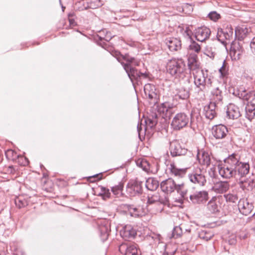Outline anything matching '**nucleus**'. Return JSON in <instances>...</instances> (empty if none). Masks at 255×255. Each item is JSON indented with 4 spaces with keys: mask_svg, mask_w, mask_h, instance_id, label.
<instances>
[{
    "mask_svg": "<svg viewBox=\"0 0 255 255\" xmlns=\"http://www.w3.org/2000/svg\"><path fill=\"white\" fill-rule=\"evenodd\" d=\"M15 204L19 208H21L28 205V201L23 196H19L15 198Z\"/></svg>",
    "mask_w": 255,
    "mask_h": 255,
    "instance_id": "obj_41",
    "label": "nucleus"
},
{
    "mask_svg": "<svg viewBox=\"0 0 255 255\" xmlns=\"http://www.w3.org/2000/svg\"><path fill=\"white\" fill-rule=\"evenodd\" d=\"M211 31L210 28L206 26H201L196 29L195 37L200 42L205 41L209 38Z\"/></svg>",
    "mask_w": 255,
    "mask_h": 255,
    "instance_id": "obj_17",
    "label": "nucleus"
},
{
    "mask_svg": "<svg viewBox=\"0 0 255 255\" xmlns=\"http://www.w3.org/2000/svg\"><path fill=\"white\" fill-rule=\"evenodd\" d=\"M182 233L181 226H176L173 230L172 237L175 239L179 238L181 236Z\"/></svg>",
    "mask_w": 255,
    "mask_h": 255,
    "instance_id": "obj_47",
    "label": "nucleus"
},
{
    "mask_svg": "<svg viewBox=\"0 0 255 255\" xmlns=\"http://www.w3.org/2000/svg\"><path fill=\"white\" fill-rule=\"evenodd\" d=\"M219 72L221 74V77L224 78L228 74V68L227 66V63L224 60L222 67L219 69Z\"/></svg>",
    "mask_w": 255,
    "mask_h": 255,
    "instance_id": "obj_44",
    "label": "nucleus"
},
{
    "mask_svg": "<svg viewBox=\"0 0 255 255\" xmlns=\"http://www.w3.org/2000/svg\"><path fill=\"white\" fill-rule=\"evenodd\" d=\"M175 191L180 195L181 198L190 202L188 199V190L186 184L183 182L177 183Z\"/></svg>",
    "mask_w": 255,
    "mask_h": 255,
    "instance_id": "obj_27",
    "label": "nucleus"
},
{
    "mask_svg": "<svg viewBox=\"0 0 255 255\" xmlns=\"http://www.w3.org/2000/svg\"><path fill=\"white\" fill-rule=\"evenodd\" d=\"M4 170L7 174H14L15 172V169L13 166H9L4 168Z\"/></svg>",
    "mask_w": 255,
    "mask_h": 255,
    "instance_id": "obj_51",
    "label": "nucleus"
},
{
    "mask_svg": "<svg viewBox=\"0 0 255 255\" xmlns=\"http://www.w3.org/2000/svg\"><path fill=\"white\" fill-rule=\"evenodd\" d=\"M190 182L194 184L203 186L206 183V179L203 174V168L199 166L194 167L192 172L188 174Z\"/></svg>",
    "mask_w": 255,
    "mask_h": 255,
    "instance_id": "obj_4",
    "label": "nucleus"
},
{
    "mask_svg": "<svg viewBox=\"0 0 255 255\" xmlns=\"http://www.w3.org/2000/svg\"><path fill=\"white\" fill-rule=\"evenodd\" d=\"M191 31L186 29L184 33H183V35L185 37H187L188 38L191 39Z\"/></svg>",
    "mask_w": 255,
    "mask_h": 255,
    "instance_id": "obj_56",
    "label": "nucleus"
},
{
    "mask_svg": "<svg viewBox=\"0 0 255 255\" xmlns=\"http://www.w3.org/2000/svg\"><path fill=\"white\" fill-rule=\"evenodd\" d=\"M137 130L139 133V134H140V132L142 130V128H141V124L139 125V124L137 126Z\"/></svg>",
    "mask_w": 255,
    "mask_h": 255,
    "instance_id": "obj_58",
    "label": "nucleus"
},
{
    "mask_svg": "<svg viewBox=\"0 0 255 255\" xmlns=\"http://www.w3.org/2000/svg\"><path fill=\"white\" fill-rule=\"evenodd\" d=\"M189 198L193 204H203L208 200V193L206 191H196L190 194Z\"/></svg>",
    "mask_w": 255,
    "mask_h": 255,
    "instance_id": "obj_9",
    "label": "nucleus"
},
{
    "mask_svg": "<svg viewBox=\"0 0 255 255\" xmlns=\"http://www.w3.org/2000/svg\"><path fill=\"white\" fill-rule=\"evenodd\" d=\"M254 95V92H250L244 96V99L247 101L255 100V99L253 97Z\"/></svg>",
    "mask_w": 255,
    "mask_h": 255,
    "instance_id": "obj_53",
    "label": "nucleus"
},
{
    "mask_svg": "<svg viewBox=\"0 0 255 255\" xmlns=\"http://www.w3.org/2000/svg\"><path fill=\"white\" fill-rule=\"evenodd\" d=\"M122 65L132 82H133V80L138 81L141 78L146 79L148 77V74L146 72L139 71L135 68L130 65V64H125V63L122 62Z\"/></svg>",
    "mask_w": 255,
    "mask_h": 255,
    "instance_id": "obj_5",
    "label": "nucleus"
},
{
    "mask_svg": "<svg viewBox=\"0 0 255 255\" xmlns=\"http://www.w3.org/2000/svg\"><path fill=\"white\" fill-rule=\"evenodd\" d=\"M227 115L232 119H237L241 116L239 108L233 104H230L228 106Z\"/></svg>",
    "mask_w": 255,
    "mask_h": 255,
    "instance_id": "obj_25",
    "label": "nucleus"
},
{
    "mask_svg": "<svg viewBox=\"0 0 255 255\" xmlns=\"http://www.w3.org/2000/svg\"><path fill=\"white\" fill-rule=\"evenodd\" d=\"M139 61H137V60H135L134 59L133 62H132V63H131V66H138L139 65Z\"/></svg>",
    "mask_w": 255,
    "mask_h": 255,
    "instance_id": "obj_59",
    "label": "nucleus"
},
{
    "mask_svg": "<svg viewBox=\"0 0 255 255\" xmlns=\"http://www.w3.org/2000/svg\"><path fill=\"white\" fill-rule=\"evenodd\" d=\"M190 50H192L196 53H198L200 51L201 47L196 41H191L190 44L189 46Z\"/></svg>",
    "mask_w": 255,
    "mask_h": 255,
    "instance_id": "obj_48",
    "label": "nucleus"
},
{
    "mask_svg": "<svg viewBox=\"0 0 255 255\" xmlns=\"http://www.w3.org/2000/svg\"><path fill=\"white\" fill-rule=\"evenodd\" d=\"M208 17L210 19L216 21L221 18L220 14L217 13L216 11H211L208 14Z\"/></svg>",
    "mask_w": 255,
    "mask_h": 255,
    "instance_id": "obj_50",
    "label": "nucleus"
},
{
    "mask_svg": "<svg viewBox=\"0 0 255 255\" xmlns=\"http://www.w3.org/2000/svg\"><path fill=\"white\" fill-rule=\"evenodd\" d=\"M235 170L236 171V178H244L246 175L249 174L250 171V164L249 162H242L240 161L236 157V162H235Z\"/></svg>",
    "mask_w": 255,
    "mask_h": 255,
    "instance_id": "obj_8",
    "label": "nucleus"
},
{
    "mask_svg": "<svg viewBox=\"0 0 255 255\" xmlns=\"http://www.w3.org/2000/svg\"><path fill=\"white\" fill-rule=\"evenodd\" d=\"M123 208L127 210L128 214L133 217H139L145 214V212L140 207H135L133 205L125 204L124 205Z\"/></svg>",
    "mask_w": 255,
    "mask_h": 255,
    "instance_id": "obj_21",
    "label": "nucleus"
},
{
    "mask_svg": "<svg viewBox=\"0 0 255 255\" xmlns=\"http://www.w3.org/2000/svg\"><path fill=\"white\" fill-rule=\"evenodd\" d=\"M74 21V19H71V18H69V22H70V24H73Z\"/></svg>",
    "mask_w": 255,
    "mask_h": 255,
    "instance_id": "obj_62",
    "label": "nucleus"
},
{
    "mask_svg": "<svg viewBox=\"0 0 255 255\" xmlns=\"http://www.w3.org/2000/svg\"><path fill=\"white\" fill-rule=\"evenodd\" d=\"M245 116L249 120L255 119V103L249 102L245 108Z\"/></svg>",
    "mask_w": 255,
    "mask_h": 255,
    "instance_id": "obj_30",
    "label": "nucleus"
},
{
    "mask_svg": "<svg viewBox=\"0 0 255 255\" xmlns=\"http://www.w3.org/2000/svg\"><path fill=\"white\" fill-rule=\"evenodd\" d=\"M220 107L213 103H210L208 105L205 106L203 109V114L206 119L212 120L217 115L216 110Z\"/></svg>",
    "mask_w": 255,
    "mask_h": 255,
    "instance_id": "obj_18",
    "label": "nucleus"
},
{
    "mask_svg": "<svg viewBox=\"0 0 255 255\" xmlns=\"http://www.w3.org/2000/svg\"><path fill=\"white\" fill-rule=\"evenodd\" d=\"M234 37V29L231 27H227L225 29H218L217 38L221 43L226 45L230 43Z\"/></svg>",
    "mask_w": 255,
    "mask_h": 255,
    "instance_id": "obj_7",
    "label": "nucleus"
},
{
    "mask_svg": "<svg viewBox=\"0 0 255 255\" xmlns=\"http://www.w3.org/2000/svg\"><path fill=\"white\" fill-rule=\"evenodd\" d=\"M224 197L228 202L236 203L238 200V197L236 194H228L225 195Z\"/></svg>",
    "mask_w": 255,
    "mask_h": 255,
    "instance_id": "obj_49",
    "label": "nucleus"
},
{
    "mask_svg": "<svg viewBox=\"0 0 255 255\" xmlns=\"http://www.w3.org/2000/svg\"><path fill=\"white\" fill-rule=\"evenodd\" d=\"M201 118L199 110L197 109H193L190 114L191 125L197 124L200 121Z\"/></svg>",
    "mask_w": 255,
    "mask_h": 255,
    "instance_id": "obj_35",
    "label": "nucleus"
},
{
    "mask_svg": "<svg viewBox=\"0 0 255 255\" xmlns=\"http://www.w3.org/2000/svg\"><path fill=\"white\" fill-rule=\"evenodd\" d=\"M186 66L182 59L173 58L168 61L167 64V71L176 78L185 76Z\"/></svg>",
    "mask_w": 255,
    "mask_h": 255,
    "instance_id": "obj_2",
    "label": "nucleus"
},
{
    "mask_svg": "<svg viewBox=\"0 0 255 255\" xmlns=\"http://www.w3.org/2000/svg\"><path fill=\"white\" fill-rule=\"evenodd\" d=\"M197 157L200 164L207 167L211 164L215 166L217 163L213 157H211L209 153L204 150L198 151Z\"/></svg>",
    "mask_w": 255,
    "mask_h": 255,
    "instance_id": "obj_10",
    "label": "nucleus"
},
{
    "mask_svg": "<svg viewBox=\"0 0 255 255\" xmlns=\"http://www.w3.org/2000/svg\"><path fill=\"white\" fill-rule=\"evenodd\" d=\"M145 186L149 190L154 191L158 187L159 182L154 178H149L146 181Z\"/></svg>",
    "mask_w": 255,
    "mask_h": 255,
    "instance_id": "obj_34",
    "label": "nucleus"
},
{
    "mask_svg": "<svg viewBox=\"0 0 255 255\" xmlns=\"http://www.w3.org/2000/svg\"><path fill=\"white\" fill-rule=\"evenodd\" d=\"M236 243V240L235 239L234 237H233L232 238H231L230 240H229V243L230 245H234Z\"/></svg>",
    "mask_w": 255,
    "mask_h": 255,
    "instance_id": "obj_57",
    "label": "nucleus"
},
{
    "mask_svg": "<svg viewBox=\"0 0 255 255\" xmlns=\"http://www.w3.org/2000/svg\"><path fill=\"white\" fill-rule=\"evenodd\" d=\"M88 7L89 8L95 9L103 5L100 0H89L88 2Z\"/></svg>",
    "mask_w": 255,
    "mask_h": 255,
    "instance_id": "obj_42",
    "label": "nucleus"
},
{
    "mask_svg": "<svg viewBox=\"0 0 255 255\" xmlns=\"http://www.w3.org/2000/svg\"><path fill=\"white\" fill-rule=\"evenodd\" d=\"M254 218H255V213L253 214Z\"/></svg>",
    "mask_w": 255,
    "mask_h": 255,
    "instance_id": "obj_64",
    "label": "nucleus"
},
{
    "mask_svg": "<svg viewBox=\"0 0 255 255\" xmlns=\"http://www.w3.org/2000/svg\"><path fill=\"white\" fill-rule=\"evenodd\" d=\"M228 132V130L227 127L222 124L214 126L212 128V134L217 139L225 138Z\"/></svg>",
    "mask_w": 255,
    "mask_h": 255,
    "instance_id": "obj_19",
    "label": "nucleus"
},
{
    "mask_svg": "<svg viewBox=\"0 0 255 255\" xmlns=\"http://www.w3.org/2000/svg\"><path fill=\"white\" fill-rule=\"evenodd\" d=\"M193 74L194 83L198 93L208 91L215 83L211 78H208L207 74H205L202 70L198 69Z\"/></svg>",
    "mask_w": 255,
    "mask_h": 255,
    "instance_id": "obj_1",
    "label": "nucleus"
},
{
    "mask_svg": "<svg viewBox=\"0 0 255 255\" xmlns=\"http://www.w3.org/2000/svg\"><path fill=\"white\" fill-rule=\"evenodd\" d=\"M101 191L99 194V196H102L104 200L109 198L110 196V192L109 189L104 187H100Z\"/></svg>",
    "mask_w": 255,
    "mask_h": 255,
    "instance_id": "obj_45",
    "label": "nucleus"
},
{
    "mask_svg": "<svg viewBox=\"0 0 255 255\" xmlns=\"http://www.w3.org/2000/svg\"><path fill=\"white\" fill-rule=\"evenodd\" d=\"M137 166L147 172L149 170V163L145 159H138L136 161Z\"/></svg>",
    "mask_w": 255,
    "mask_h": 255,
    "instance_id": "obj_39",
    "label": "nucleus"
},
{
    "mask_svg": "<svg viewBox=\"0 0 255 255\" xmlns=\"http://www.w3.org/2000/svg\"><path fill=\"white\" fill-rule=\"evenodd\" d=\"M213 236V235L212 233L207 232L205 231H202L199 234V237H200V238L206 241L210 240L212 238Z\"/></svg>",
    "mask_w": 255,
    "mask_h": 255,
    "instance_id": "obj_46",
    "label": "nucleus"
},
{
    "mask_svg": "<svg viewBox=\"0 0 255 255\" xmlns=\"http://www.w3.org/2000/svg\"><path fill=\"white\" fill-rule=\"evenodd\" d=\"M190 96L189 90L183 87H180L175 89V98L182 100L188 99Z\"/></svg>",
    "mask_w": 255,
    "mask_h": 255,
    "instance_id": "obj_28",
    "label": "nucleus"
},
{
    "mask_svg": "<svg viewBox=\"0 0 255 255\" xmlns=\"http://www.w3.org/2000/svg\"><path fill=\"white\" fill-rule=\"evenodd\" d=\"M230 188L227 181H220L214 184L212 190L217 193H223L227 192Z\"/></svg>",
    "mask_w": 255,
    "mask_h": 255,
    "instance_id": "obj_26",
    "label": "nucleus"
},
{
    "mask_svg": "<svg viewBox=\"0 0 255 255\" xmlns=\"http://www.w3.org/2000/svg\"><path fill=\"white\" fill-rule=\"evenodd\" d=\"M165 43L171 51H176L181 48V41L176 38L170 37L166 39Z\"/></svg>",
    "mask_w": 255,
    "mask_h": 255,
    "instance_id": "obj_23",
    "label": "nucleus"
},
{
    "mask_svg": "<svg viewBox=\"0 0 255 255\" xmlns=\"http://www.w3.org/2000/svg\"><path fill=\"white\" fill-rule=\"evenodd\" d=\"M120 235L124 239L128 240L134 238L136 232L130 225H126L121 230Z\"/></svg>",
    "mask_w": 255,
    "mask_h": 255,
    "instance_id": "obj_24",
    "label": "nucleus"
},
{
    "mask_svg": "<svg viewBox=\"0 0 255 255\" xmlns=\"http://www.w3.org/2000/svg\"><path fill=\"white\" fill-rule=\"evenodd\" d=\"M14 154V157H16L17 156L16 152L11 149L8 150L5 152V155L7 157H8V156H10V155H12L13 156Z\"/></svg>",
    "mask_w": 255,
    "mask_h": 255,
    "instance_id": "obj_55",
    "label": "nucleus"
},
{
    "mask_svg": "<svg viewBox=\"0 0 255 255\" xmlns=\"http://www.w3.org/2000/svg\"><path fill=\"white\" fill-rule=\"evenodd\" d=\"M231 52L234 53V56L236 55L240 58L243 52V48L239 43H235L231 45Z\"/></svg>",
    "mask_w": 255,
    "mask_h": 255,
    "instance_id": "obj_38",
    "label": "nucleus"
},
{
    "mask_svg": "<svg viewBox=\"0 0 255 255\" xmlns=\"http://www.w3.org/2000/svg\"><path fill=\"white\" fill-rule=\"evenodd\" d=\"M144 92L150 100H153L154 103L157 102L158 99V91L155 86L151 84H146L144 86Z\"/></svg>",
    "mask_w": 255,
    "mask_h": 255,
    "instance_id": "obj_14",
    "label": "nucleus"
},
{
    "mask_svg": "<svg viewBox=\"0 0 255 255\" xmlns=\"http://www.w3.org/2000/svg\"><path fill=\"white\" fill-rule=\"evenodd\" d=\"M124 188V184L122 182L112 188V191L113 194L117 196H121L123 195V190Z\"/></svg>",
    "mask_w": 255,
    "mask_h": 255,
    "instance_id": "obj_40",
    "label": "nucleus"
},
{
    "mask_svg": "<svg viewBox=\"0 0 255 255\" xmlns=\"http://www.w3.org/2000/svg\"><path fill=\"white\" fill-rule=\"evenodd\" d=\"M169 150L172 157L184 155L187 152V149L182 147L177 140H173L170 142Z\"/></svg>",
    "mask_w": 255,
    "mask_h": 255,
    "instance_id": "obj_12",
    "label": "nucleus"
},
{
    "mask_svg": "<svg viewBox=\"0 0 255 255\" xmlns=\"http://www.w3.org/2000/svg\"><path fill=\"white\" fill-rule=\"evenodd\" d=\"M235 162H236V155L233 154L225 160L224 165H218L219 174L224 178L236 177Z\"/></svg>",
    "mask_w": 255,
    "mask_h": 255,
    "instance_id": "obj_3",
    "label": "nucleus"
},
{
    "mask_svg": "<svg viewBox=\"0 0 255 255\" xmlns=\"http://www.w3.org/2000/svg\"><path fill=\"white\" fill-rule=\"evenodd\" d=\"M238 206L240 213L245 216L249 215L254 208L252 203L245 198L239 200Z\"/></svg>",
    "mask_w": 255,
    "mask_h": 255,
    "instance_id": "obj_15",
    "label": "nucleus"
},
{
    "mask_svg": "<svg viewBox=\"0 0 255 255\" xmlns=\"http://www.w3.org/2000/svg\"><path fill=\"white\" fill-rule=\"evenodd\" d=\"M157 115L156 114H154L151 116H149L145 120V130L147 129L148 128H151L154 127L157 123Z\"/></svg>",
    "mask_w": 255,
    "mask_h": 255,
    "instance_id": "obj_32",
    "label": "nucleus"
},
{
    "mask_svg": "<svg viewBox=\"0 0 255 255\" xmlns=\"http://www.w3.org/2000/svg\"><path fill=\"white\" fill-rule=\"evenodd\" d=\"M169 170L170 173L176 176H180L182 177V175L185 174L186 169L180 168L178 169L176 167L174 163H171L169 167Z\"/></svg>",
    "mask_w": 255,
    "mask_h": 255,
    "instance_id": "obj_37",
    "label": "nucleus"
},
{
    "mask_svg": "<svg viewBox=\"0 0 255 255\" xmlns=\"http://www.w3.org/2000/svg\"><path fill=\"white\" fill-rule=\"evenodd\" d=\"M24 161L22 163V165L23 166H25L28 164L29 161H28V159L25 157L24 158Z\"/></svg>",
    "mask_w": 255,
    "mask_h": 255,
    "instance_id": "obj_60",
    "label": "nucleus"
},
{
    "mask_svg": "<svg viewBox=\"0 0 255 255\" xmlns=\"http://www.w3.org/2000/svg\"><path fill=\"white\" fill-rule=\"evenodd\" d=\"M238 183L243 190L251 191L255 187V181L251 178H240Z\"/></svg>",
    "mask_w": 255,
    "mask_h": 255,
    "instance_id": "obj_22",
    "label": "nucleus"
},
{
    "mask_svg": "<svg viewBox=\"0 0 255 255\" xmlns=\"http://www.w3.org/2000/svg\"><path fill=\"white\" fill-rule=\"evenodd\" d=\"M197 55L195 54H191L188 58V66L191 71H193L198 68Z\"/></svg>",
    "mask_w": 255,
    "mask_h": 255,
    "instance_id": "obj_33",
    "label": "nucleus"
},
{
    "mask_svg": "<svg viewBox=\"0 0 255 255\" xmlns=\"http://www.w3.org/2000/svg\"><path fill=\"white\" fill-rule=\"evenodd\" d=\"M189 122V116L184 113L177 114L173 118L171 126L175 130H180L185 127Z\"/></svg>",
    "mask_w": 255,
    "mask_h": 255,
    "instance_id": "obj_6",
    "label": "nucleus"
},
{
    "mask_svg": "<svg viewBox=\"0 0 255 255\" xmlns=\"http://www.w3.org/2000/svg\"><path fill=\"white\" fill-rule=\"evenodd\" d=\"M176 183L171 178L162 181L160 184L161 190L166 194H170L176 190Z\"/></svg>",
    "mask_w": 255,
    "mask_h": 255,
    "instance_id": "obj_16",
    "label": "nucleus"
},
{
    "mask_svg": "<svg viewBox=\"0 0 255 255\" xmlns=\"http://www.w3.org/2000/svg\"><path fill=\"white\" fill-rule=\"evenodd\" d=\"M119 250L125 255H139L135 245L122 244L119 246Z\"/></svg>",
    "mask_w": 255,
    "mask_h": 255,
    "instance_id": "obj_20",
    "label": "nucleus"
},
{
    "mask_svg": "<svg viewBox=\"0 0 255 255\" xmlns=\"http://www.w3.org/2000/svg\"><path fill=\"white\" fill-rule=\"evenodd\" d=\"M240 30V28H237L236 30H235V36H237V34H238V32H239Z\"/></svg>",
    "mask_w": 255,
    "mask_h": 255,
    "instance_id": "obj_61",
    "label": "nucleus"
},
{
    "mask_svg": "<svg viewBox=\"0 0 255 255\" xmlns=\"http://www.w3.org/2000/svg\"><path fill=\"white\" fill-rule=\"evenodd\" d=\"M142 191V182L131 181L129 182L126 186V191L130 196H134L141 193Z\"/></svg>",
    "mask_w": 255,
    "mask_h": 255,
    "instance_id": "obj_11",
    "label": "nucleus"
},
{
    "mask_svg": "<svg viewBox=\"0 0 255 255\" xmlns=\"http://www.w3.org/2000/svg\"><path fill=\"white\" fill-rule=\"evenodd\" d=\"M163 111L165 110L167 112H169L170 110L173 108V105L169 103L165 102L162 104Z\"/></svg>",
    "mask_w": 255,
    "mask_h": 255,
    "instance_id": "obj_52",
    "label": "nucleus"
},
{
    "mask_svg": "<svg viewBox=\"0 0 255 255\" xmlns=\"http://www.w3.org/2000/svg\"><path fill=\"white\" fill-rule=\"evenodd\" d=\"M72 15H73V14L69 13L68 16H69V17H70V16H72Z\"/></svg>",
    "mask_w": 255,
    "mask_h": 255,
    "instance_id": "obj_63",
    "label": "nucleus"
},
{
    "mask_svg": "<svg viewBox=\"0 0 255 255\" xmlns=\"http://www.w3.org/2000/svg\"><path fill=\"white\" fill-rule=\"evenodd\" d=\"M250 47L252 53L255 55V37L253 38L251 42Z\"/></svg>",
    "mask_w": 255,
    "mask_h": 255,
    "instance_id": "obj_54",
    "label": "nucleus"
},
{
    "mask_svg": "<svg viewBox=\"0 0 255 255\" xmlns=\"http://www.w3.org/2000/svg\"><path fill=\"white\" fill-rule=\"evenodd\" d=\"M111 54L116 58L117 60L122 64L123 60H124L126 61L128 63L127 64H130V65H131V63L133 62L134 60V58L129 57L128 55H121L120 52L117 51H112Z\"/></svg>",
    "mask_w": 255,
    "mask_h": 255,
    "instance_id": "obj_31",
    "label": "nucleus"
},
{
    "mask_svg": "<svg viewBox=\"0 0 255 255\" xmlns=\"http://www.w3.org/2000/svg\"><path fill=\"white\" fill-rule=\"evenodd\" d=\"M221 198L219 197H213L208 203L207 208L212 213L219 211L218 205L220 203Z\"/></svg>",
    "mask_w": 255,
    "mask_h": 255,
    "instance_id": "obj_29",
    "label": "nucleus"
},
{
    "mask_svg": "<svg viewBox=\"0 0 255 255\" xmlns=\"http://www.w3.org/2000/svg\"><path fill=\"white\" fill-rule=\"evenodd\" d=\"M215 84L211 88L212 89L211 91L210 99L211 101L210 103H213L221 107L222 105L223 93L219 87H215Z\"/></svg>",
    "mask_w": 255,
    "mask_h": 255,
    "instance_id": "obj_13",
    "label": "nucleus"
},
{
    "mask_svg": "<svg viewBox=\"0 0 255 255\" xmlns=\"http://www.w3.org/2000/svg\"><path fill=\"white\" fill-rule=\"evenodd\" d=\"M100 230L101 240L104 242L106 241L109 237L108 228L106 226H102L100 227Z\"/></svg>",
    "mask_w": 255,
    "mask_h": 255,
    "instance_id": "obj_43",
    "label": "nucleus"
},
{
    "mask_svg": "<svg viewBox=\"0 0 255 255\" xmlns=\"http://www.w3.org/2000/svg\"><path fill=\"white\" fill-rule=\"evenodd\" d=\"M164 199L161 198L158 193H155L148 197L147 203L148 204H152L154 203L164 204Z\"/></svg>",
    "mask_w": 255,
    "mask_h": 255,
    "instance_id": "obj_36",
    "label": "nucleus"
}]
</instances>
